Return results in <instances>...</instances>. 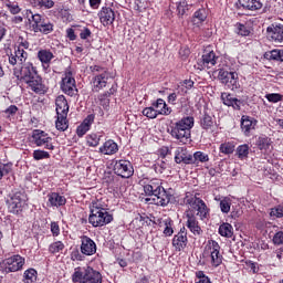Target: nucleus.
I'll return each mask as SVG.
<instances>
[{
	"label": "nucleus",
	"mask_w": 283,
	"mask_h": 283,
	"mask_svg": "<svg viewBox=\"0 0 283 283\" xmlns=\"http://www.w3.org/2000/svg\"><path fill=\"white\" fill-rule=\"evenodd\" d=\"M235 32L239 36H249V34H251V29L242 23H237Z\"/></svg>",
	"instance_id": "nucleus-43"
},
{
	"label": "nucleus",
	"mask_w": 283,
	"mask_h": 283,
	"mask_svg": "<svg viewBox=\"0 0 283 283\" xmlns=\"http://www.w3.org/2000/svg\"><path fill=\"white\" fill-rule=\"evenodd\" d=\"M101 138H103V135H98V134H91L88 136H86V140H87V145L90 147H98L99 143H101Z\"/></svg>",
	"instance_id": "nucleus-40"
},
{
	"label": "nucleus",
	"mask_w": 283,
	"mask_h": 283,
	"mask_svg": "<svg viewBox=\"0 0 283 283\" xmlns=\"http://www.w3.org/2000/svg\"><path fill=\"white\" fill-rule=\"evenodd\" d=\"M38 32H42V34H50L51 32H54V24L50 22H42L38 28Z\"/></svg>",
	"instance_id": "nucleus-44"
},
{
	"label": "nucleus",
	"mask_w": 283,
	"mask_h": 283,
	"mask_svg": "<svg viewBox=\"0 0 283 283\" xmlns=\"http://www.w3.org/2000/svg\"><path fill=\"white\" fill-rule=\"evenodd\" d=\"M222 213H229L231 211V199L223 198L219 203Z\"/></svg>",
	"instance_id": "nucleus-47"
},
{
	"label": "nucleus",
	"mask_w": 283,
	"mask_h": 283,
	"mask_svg": "<svg viewBox=\"0 0 283 283\" xmlns=\"http://www.w3.org/2000/svg\"><path fill=\"white\" fill-rule=\"evenodd\" d=\"M38 59L42 63V67H44V70H48V67H50L52 59H54V53H52L50 50H40L38 52Z\"/></svg>",
	"instance_id": "nucleus-30"
},
{
	"label": "nucleus",
	"mask_w": 283,
	"mask_h": 283,
	"mask_svg": "<svg viewBox=\"0 0 283 283\" xmlns=\"http://www.w3.org/2000/svg\"><path fill=\"white\" fill-rule=\"evenodd\" d=\"M221 101L223 105H227V107H233L234 109H240L242 105V101L233 97L230 93H221Z\"/></svg>",
	"instance_id": "nucleus-28"
},
{
	"label": "nucleus",
	"mask_w": 283,
	"mask_h": 283,
	"mask_svg": "<svg viewBox=\"0 0 283 283\" xmlns=\"http://www.w3.org/2000/svg\"><path fill=\"white\" fill-rule=\"evenodd\" d=\"M17 112H19V107H17V105H10V106L4 111V113H6L8 116H14V114H17Z\"/></svg>",
	"instance_id": "nucleus-64"
},
{
	"label": "nucleus",
	"mask_w": 283,
	"mask_h": 283,
	"mask_svg": "<svg viewBox=\"0 0 283 283\" xmlns=\"http://www.w3.org/2000/svg\"><path fill=\"white\" fill-rule=\"evenodd\" d=\"M142 114L143 116H146V118H150V119L158 118V113L153 105L144 108Z\"/></svg>",
	"instance_id": "nucleus-45"
},
{
	"label": "nucleus",
	"mask_w": 283,
	"mask_h": 283,
	"mask_svg": "<svg viewBox=\"0 0 283 283\" xmlns=\"http://www.w3.org/2000/svg\"><path fill=\"white\" fill-rule=\"evenodd\" d=\"M99 105L105 109L109 108V96L105 93H102L97 96Z\"/></svg>",
	"instance_id": "nucleus-53"
},
{
	"label": "nucleus",
	"mask_w": 283,
	"mask_h": 283,
	"mask_svg": "<svg viewBox=\"0 0 283 283\" xmlns=\"http://www.w3.org/2000/svg\"><path fill=\"white\" fill-rule=\"evenodd\" d=\"M240 8L243 10H250L251 12H255L258 10H262V1L260 0H238Z\"/></svg>",
	"instance_id": "nucleus-29"
},
{
	"label": "nucleus",
	"mask_w": 283,
	"mask_h": 283,
	"mask_svg": "<svg viewBox=\"0 0 283 283\" xmlns=\"http://www.w3.org/2000/svg\"><path fill=\"white\" fill-rule=\"evenodd\" d=\"M265 98L269 103H280V101H283V95L280 93H270L265 95Z\"/></svg>",
	"instance_id": "nucleus-54"
},
{
	"label": "nucleus",
	"mask_w": 283,
	"mask_h": 283,
	"mask_svg": "<svg viewBox=\"0 0 283 283\" xmlns=\"http://www.w3.org/2000/svg\"><path fill=\"white\" fill-rule=\"evenodd\" d=\"M207 21V9H199L193 13L191 23L195 28H200L201 23Z\"/></svg>",
	"instance_id": "nucleus-31"
},
{
	"label": "nucleus",
	"mask_w": 283,
	"mask_h": 283,
	"mask_svg": "<svg viewBox=\"0 0 283 283\" xmlns=\"http://www.w3.org/2000/svg\"><path fill=\"white\" fill-rule=\"evenodd\" d=\"M51 233L54 238L61 234V228L59 227V222L52 221L51 222Z\"/></svg>",
	"instance_id": "nucleus-62"
},
{
	"label": "nucleus",
	"mask_w": 283,
	"mask_h": 283,
	"mask_svg": "<svg viewBox=\"0 0 283 283\" xmlns=\"http://www.w3.org/2000/svg\"><path fill=\"white\" fill-rule=\"evenodd\" d=\"M36 275H38L36 270H34L32 268L28 269L23 273L22 282L23 283H34V282H36Z\"/></svg>",
	"instance_id": "nucleus-38"
},
{
	"label": "nucleus",
	"mask_w": 283,
	"mask_h": 283,
	"mask_svg": "<svg viewBox=\"0 0 283 283\" xmlns=\"http://www.w3.org/2000/svg\"><path fill=\"white\" fill-rule=\"evenodd\" d=\"M55 127L59 132H65L69 127L67 125V115H57V119L55 122Z\"/></svg>",
	"instance_id": "nucleus-39"
},
{
	"label": "nucleus",
	"mask_w": 283,
	"mask_h": 283,
	"mask_svg": "<svg viewBox=\"0 0 283 283\" xmlns=\"http://www.w3.org/2000/svg\"><path fill=\"white\" fill-rule=\"evenodd\" d=\"M113 220L114 216L109 214L105 208L101 207L98 202L93 203L88 217V222L92 227H105V224H109Z\"/></svg>",
	"instance_id": "nucleus-4"
},
{
	"label": "nucleus",
	"mask_w": 283,
	"mask_h": 283,
	"mask_svg": "<svg viewBox=\"0 0 283 283\" xmlns=\"http://www.w3.org/2000/svg\"><path fill=\"white\" fill-rule=\"evenodd\" d=\"M218 80L222 85L227 87V90H231V92L240 90V77L238 76V72L235 71H227L224 69H219Z\"/></svg>",
	"instance_id": "nucleus-6"
},
{
	"label": "nucleus",
	"mask_w": 283,
	"mask_h": 283,
	"mask_svg": "<svg viewBox=\"0 0 283 283\" xmlns=\"http://www.w3.org/2000/svg\"><path fill=\"white\" fill-rule=\"evenodd\" d=\"M195 119L192 116L184 117L176 122L168 133L179 145H187L191 140V129L193 128Z\"/></svg>",
	"instance_id": "nucleus-2"
},
{
	"label": "nucleus",
	"mask_w": 283,
	"mask_h": 283,
	"mask_svg": "<svg viewBox=\"0 0 283 283\" xmlns=\"http://www.w3.org/2000/svg\"><path fill=\"white\" fill-rule=\"evenodd\" d=\"M101 23L107 28V25H112L114 21H116V13L111 7H103L98 12Z\"/></svg>",
	"instance_id": "nucleus-16"
},
{
	"label": "nucleus",
	"mask_w": 283,
	"mask_h": 283,
	"mask_svg": "<svg viewBox=\"0 0 283 283\" xmlns=\"http://www.w3.org/2000/svg\"><path fill=\"white\" fill-rule=\"evenodd\" d=\"M187 10H189V3L187 2V0L179 1L177 4L178 14H180V17H184Z\"/></svg>",
	"instance_id": "nucleus-55"
},
{
	"label": "nucleus",
	"mask_w": 283,
	"mask_h": 283,
	"mask_svg": "<svg viewBox=\"0 0 283 283\" xmlns=\"http://www.w3.org/2000/svg\"><path fill=\"white\" fill-rule=\"evenodd\" d=\"M88 130H90L88 126H85L84 124L81 123V125H78L76 128V135L78 136V138H83Z\"/></svg>",
	"instance_id": "nucleus-60"
},
{
	"label": "nucleus",
	"mask_w": 283,
	"mask_h": 283,
	"mask_svg": "<svg viewBox=\"0 0 283 283\" xmlns=\"http://www.w3.org/2000/svg\"><path fill=\"white\" fill-rule=\"evenodd\" d=\"M61 90L67 96H74L76 92V80L72 76V70L67 67L62 78Z\"/></svg>",
	"instance_id": "nucleus-10"
},
{
	"label": "nucleus",
	"mask_w": 283,
	"mask_h": 283,
	"mask_svg": "<svg viewBox=\"0 0 283 283\" xmlns=\"http://www.w3.org/2000/svg\"><path fill=\"white\" fill-rule=\"evenodd\" d=\"M32 140L36 147H43L50 149L51 151L54 150V145H52V137L48 136V133L35 129L32 133Z\"/></svg>",
	"instance_id": "nucleus-11"
},
{
	"label": "nucleus",
	"mask_w": 283,
	"mask_h": 283,
	"mask_svg": "<svg viewBox=\"0 0 283 283\" xmlns=\"http://www.w3.org/2000/svg\"><path fill=\"white\" fill-rule=\"evenodd\" d=\"M160 229H164V235L171 238L174 235V220L171 218L158 219L155 221Z\"/></svg>",
	"instance_id": "nucleus-25"
},
{
	"label": "nucleus",
	"mask_w": 283,
	"mask_h": 283,
	"mask_svg": "<svg viewBox=\"0 0 283 283\" xmlns=\"http://www.w3.org/2000/svg\"><path fill=\"white\" fill-rule=\"evenodd\" d=\"M186 205H189L190 209L197 211V216H199L200 220H207V218H209V207L197 196H186Z\"/></svg>",
	"instance_id": "nucleus-8"
},
{
	"label": "nucleus",
	"mask_w": 283,
	"mask_h": 283,
	"mask_svg": "<svg viewBox=\"0 0 283 283\" xmlns=\"http://www.w3.org/2000/svg\"><path fill=\"white\" fill-rule=\"evenodd\" d=\"M107 81H109V72L95 75L92 81V91L98 93L101 90H104V87H107Z\"/></svg>",
	"instance_id": "nucleus-21"
},
{
	"label": "nucleus",
	"mask_w": 283,
	"mask_h": 283,
	"mask_svg": "<svg viewBox=\"0 0 283 283\" xmlns=\"http://www.w3.org/2000/svg\"><path fill=\"white\" fill-rule=\"evenodd\" d=\"M200 163L201 164L209 163V155L207 153L198 150L193 153L192 161L190 165H196V167H198Z\"/></svg>",
	"instance_id": "nucleus-34"
},
{
	"label": "nucleus",
	"mask_w": 283,
	"mask_h": 283,
	"mask_svg": "<svg viewBox=\"0 0 283 283\" xmlns=\"http://www.w3.org/2000/svg\"><path fill=\"white\" fill-rule=\"evenodd\" d=\"M55 112L57 116H67L70 112V105L67 104V99L65 98L64 95H59L55 99Z\"/></svg>",
	"instance_id": "nucleus-23"
},
{
	"label": "nucleus",
	"mask_w": 283,
	"mask_h": 283,
	"mask_svg": "<svg viewBox=\"0 0 283 283\" xmlns=\"http://www.w3.org/2000/svg\"><path fill=\"white\" fill-rule=\"evenodd\" d=\"M272 242L276 247L282 245L283 244V231L275 232V234L273 235Z\"/></svg>",
	"instance_id": "nucleus-59"
},
{
	"label": "nucleus",
	"mask_w": 283,
	"mask_h": 283,
	"mask_svg": "<svg viewBox=\"0 0 283 283\" xmlns=\"http://www.w3.org/2000/svg\"><path fill=\"white\" fill-rule=\"evenodd\" d=\"M189 240L187 239V229L181 228L180 231L172 238V247L176 251H182L187 248Z\"/></svg>",
	"instance_id": "nucleus-20"
},
{
	"label": "nucleus",
	"mask_w": 283,
	"mask_h": 283,
	"mask_svg": "<svg viewBox=\"0 0 283 283\" xmlns=\"http://www.w3.org/2000/svg\"><path fill=\"white\" fill-rule=\"evenodd\" d=\"M153 205L157 207H167L171 202V193L167 192L165 187H161L160 190L153 197Z\"/></svg>",
	"instance_id": "nucleus-18"
},
{
	"label": "nucleus",
	"mask_w": 283,
	"mask_h": 283,
	"mask_svg": "<svg viewBox=\"0 0 283 283\" xmlns=\"http://www.w3.org/2000/svg\"><path fill=\"white\" fill-rule=\"evenodd\" d=\"M199 124L201 129H205V132H209L210 129H213L217 125L216 116L205 109L203 114L200 116Z\"/></svg>",
	"instance_id": "nucleus-19"
},
{
	"label": "nucleus",
	"mask_w": 283,
	"mask_h": 283,
	"mask_svg": "<svg viewBox=\"0 0 283 283\" xmlns=\"http://www.w3.org/2000/svg\"><path fill=\"white\" fill-rule=\"evenodd\" d=\"M13 74L20 83H25L35 94H45L43 78L31 62L22 64L20 69H14Z\"/></svg>",
	"instance_id": "nucleus-1"
},
{
	"label": "nucleus",
	"mask_w": 283,
	"mask_h": 283,
	"mask_svg": "<svg viewBox=\"0 0 283 283\" xmlns=\"http://www.w3.org/2000/svg\"><path fill=\"white\" fill-rule=\"evenodd\" d=\"M24 264L25 258L14 254L0 262V271H2V273H17V271L23 269Z\"/></svg>",
	"instance_id": "nucleus-7"
},
{
	"label": "nucleus",
	"mask_w": 283,
	"mask_h": 283,
	"mask_svg": "<svg viewBox=\"0 0 283 283\" xmlns=\"http://www.w3.org/2000/svg\"><path fill=\"white\" fill-rule=\"evenodd\" d=\"M258 127V120L249 115H243L241 117V130L244 136H251V132H255Z\"/></svg>",
	"instance_id": "nucleus-17"
},
{
	"label": "nucleus",
	"mask_w": 283,
	"mask_h": 283,
	"mask_svg": "<svg viewBox=\"0 0 283 283\" xmlns=\"http://www.w3.org/2000/svg\"><path fill=\"white\" fill-rule=\"evenodd\" d=\"M6 6L11 14H19V12H21V7H19L17 2H9Z\"/></svg>",
	"instance_id": "nucleus-57"
},
{
	"label": "nucleus",
	"mask_w": 283,
	"mask_h": 283,
	"mask_svg": "<svg viewBox=\"0 0 283 283\" xmlns=\"http://www.w3.org/2000/svg\"><path fill=\"white\" fill-rule=\"evenodd\" d=\"M219 151L229 156V154H233V151H235V145H233V143H223L220 145Z\"/></svg>",
	"instance_id": "nucleus-41"
},
{
	"label": "nucleus",
	"mask_w": 283,
	"mask_h": 283,
	"mask_svg": "<svg viewBox=\"0 0 283 283\" xmlns=\"http://www.w3.org/2000/svg\"><path fill=\"white\" fill-rule=\"evenodd\" d=\"M266 32L270 41H273V43H283V24H271L268 27Z\"/></svg>",
	"instance_id": "nucleus-15"
},
{
	"label": "nucleus",
	"mask_w": 283,
	"mask_h": 283,
	"mask_svg": "<svg viewBox=\"0 0 283 283\" xmlns=\"http://www.w3.org/2000/svg\"><path fill=\"white\" fill-rule=\"evenodd\" d=\"M33 158L35 160H45V159L50 158V153H48L45 150L38 149V150L33 151Z\"/></svg>",
	"instance_id": "nucleus-51"
},
{
	"label": "nucleus",
	"mask_w": 283,
	"mask_h": 283,
	"mask_svg": "<svg viewBox=\"0 0 283 283\" xmlns=\"http://www.w3.org/2000/svg\"><path fill=\"white\" fill-rule=\"evenodd\" d=\"M96 118V115L90 114L86 116V118L82 122L84 126H86L88 129H92V125H94V120Z\"/></svg>",
	"instance_id": "nucleus-61"
},
{
	"label": "nucleus",
	"mask_w": 283,
	"mask_h": 283,
	"mask_svg": "<svg viewBox=\"0 0 283 283\" xmlns=\"http://www.w3.org/2000/svg\"><path fill=\"white\" fill-rule=\"evenodd\" d=\"M202 63L205 67H213V65L218 63V56L216 55V52L213 51L206 52L202 55Z\"/></svg>",
	"instance_id": "nucleus-33"
},
{
	"label": "nucleus",
	"mask_w": 283,
	"mask_h": 283,
	"mask_svg": "<svg viewBox=\"0 0 283 283\" xmlns=\"http://www.w3.org/2000/svg\"><path fill=\"white\" fill-rule=\"evenodd\" d=\"M281 50H272L270 52H265L264 59L268 61H280Z\"/></svg>",
	"instance_id": "nucleus-50"
},
{
	"label": "nucleus",
	"mask_w": 283,
	"mask_h": 283,
	"mask_svg": "<svg viewBox=\"0 0 283 283\" xmlns=\"http://www.w3.org/2000/svg\"><path fill=\"white\" fill-rule=\"evenodd\" d=\"M114 172L116 176H120V178H132L134 176V166H132V161L129 160H116L114 164Z\"/></svg>",
	"instance_id": "nucleus-9"
},
{
	"label": "nucleus",
	"mask_w": 283,
	"mask_h": 283,
	"mask_svg": "<svg viewBox=\"0 0 283 283\" xmlns=\"http://www.w3.org/2000/svg\"><path fill=\"white\" fill-rule=\"evenodd\" d=\"M151 106L157 112V116H169L172 112L171 107H169L167 102L163 98H158L156 102H153Z\"/></svg>",
	"instance_id": "nucleus-24"
},
{
	"label": "nucleus",
	"mask_w": 283,
	"mask_h": 283,
	"mask_svg": "<svg viewBox=\"0 0 283 283\" xmlns=\"http://www.w3.org/2000/svg\"><path fill=\"white\" fill-rule=\"evenodd\" d=\"M118 153V144L114 142V139L106 140L103 146L99 147V154H104V156H114V154Z\"/></svg>",
	"instance_id": "nucleus-26"
},
{
	"label": "nucleus",
	"mask_w": 283,
	"mask_h": 283,
	"mask_svg": "<svg viewBox=\"0 0 283 283\" xmlns=\"http://www.w3.org/2000/svg\"><path fill=\"white\" fill-rule=\"evenodd\" d=\"M90 36H92V31L90 30V28H84L81 33H80V38L85 41L86 39H90Z\"/></svg>",
	"instance_id": "nucleus-63"
},
{
	"label": "nucleus",
	"mask_w": 283,
	"mask_h": 283,
	"mask_svg": "<svg viewBox=\"0 0 283 283\" xmlns=\"http://www.w3.org/2000/svg\"><path fill=\"white\" fill-rule=\"evenodd\" d=\"M13 56H15V59L18 60V63H20V65H23V63L25 64V61H28V52H25V50L21 49V46L14 48Z\"/></svg>",
	"instance_id": "nucleus-36"
},
{
	"label": "nucleus",
	"mask_w": 283,
	"mask_h": 283,
	"mask_svg": "<svg viewBox=\"0 0 283 283\" xmlns=\"http://www.w3.org/2000/svg\"><path fill=\"white\" fill-rule=\"evenodd\" d=\"M245 266L250 271V273H260V266H258L256 262L247 261Z\"/></svg>",
	"instance_id": "nucleus-58"
},
{
	"label": "nucleus",
	"mask_w": 283,
	"mask_h": 283,
	"mask_svg": "<svg viewBox=\"0 0 283 283\" xmlns=\"http://www.w3.org/2000/svg\"><path fill=\"white\" fill-rule=\"evenodd\" d=\"M12 172V163L0 164V180Z\"/></svg>",
	"instance_id": "nucleus-49"
},
{
	"label": "nucleus",
	"mask_w": 283,
	"mask_h": 283,
	"mask_svg": "<svg viewBox=\"0 0 283 283\" xmlns=\"http://www.w3.org/2000/svg\"><path fill=\"white\" fill-rule=\"evenodd\" d=\"M219 235L222 238H233V226L230 223H222L219 227Z\"/></svg>",
	"instance_id": "nucleus-35"
},
{
	"label": "nucleus",
	"mask_w": 283,
	"mask_h": 283,
	"mask_svg": "<svg viewBox=\"0 0 283 283\" xmlns=\"http://www.w3.org/2000/svg\"><path fill=\"white\" fill-rule=\"evenodd\" d=\"M50 207H63L67 200L65 197L59 195L57 192H52L48 196Z\"/></svg>",
	"instance_id": "nucleus-32"
},
{
	"label": "nucleus",
	"mask_w": 283,
	"mask_h": 283,
	"mask_svg": "<svg viewBox=\"0 0 283 283\" xmlns=\"http://www.w3.org/2000/svg\"><path fill=\"white\" fill-rule=\"evenodd\" d=\"M81 245L80 251L82 255H94L96 253V242L87 235L80 237Z\"/></svg>",
	"instance_id": "nucleus-14"
},
{
	"label": "nucleus",
	"mask_w": 283,
	"mask_h": 283,
	"mask_svg": "<svg viewBox=\"0 0 283 283\" xmlns=\"http://www.w3.org/2000/svg\"><path fill=\"white\" fill-rule=\"evenodd\" d=\"M63 249H65V244H63L61 241H55L50 244L49 252L53 253V254L61 253V251H63Z\"/></svg>",
	"instance_id": "nucleus-46"
},
{
	"label": "nucleus",
	"mask_w": 283,
	"mask_h": 283,
	"mask_svg": "<svg viewBox=\"0 0 283 283\" xmlns=\"http://www.w3.org/2000/svg\"><path fill=\"white\" fill-rule=\"evenodd\" d=\"M250 149L248 144L240 145L237 147L235 156H238L239 160H247Z\"/></svg>",
	"instance_id": "nucleus-37"
},
{
	"label": "nucleus",
	"mask_w": 283,
	"mask_h": 283,
	"mask_svg": "<svg viewBox=\"0 0 283 283\" xmlns=\"http://www.w3.org/2000/svg\"><path fill=\"white\" fill-rule=\"evenodd\" d=\"M271 218H283V206L279 205L270 211Z\"/></svg>",
	"instance_id": "nucleus-56"
},
{
	"label": "nucleus",
	"mask_w": 283,
	"mask_h": 283,
	"mask_svg": "<svg viewBox=\"0 0 283 283\" xmlns=\"http://www.w3.org/2000/svg\"><path fill=\"white\" fill-rule=\"evenodd\" d=\"M187 223L186 227L193 233L195 235H202V228H200V224L198 223V219H196V216L191 212H188L186 214Z\"/></svg>",
	"instance_id": "nucleus-22"
},
{
	"label": "nucleus",
	"mask_w": 283,
	"mask_h": 283,
	"mask_svg": "<svg viewBox=\"0 0 283 283\" xmlns=\"http://www.w3.org/2000/svg\"><path fill=\"white\" fill-rule=\"evenodd\" d=\"M32 21H33V23H32L33 32H39V28L43 23V20L41 19V14H39V13L33 14Z\"/></svg>",
	"instance_id": "nucleus-52"
},
{
	"label": "nucleus",
	"mask_w": 283,
	"mask_h": 283,
	"mask_svg": "<svg viewBox=\"0 0 283 283\" xmlns=\"http://www.w3.org/2000/svg\"><path fill=\"white\" fill-rule=\"evenodd\" d=\"M256 146L262 151L264 149H269L271 147V138L269 137H259L256 140Z\"/></svg>",
	"instance_id": "nucleus-42"
},
{
	"label": "nucleus",
	"mask_w": 283,
	"mask_h": 283,
	"mask_svg": "<svg viewBox=\"0 0 283 283\" xmlns=\"http://www.w3.org/2000/svg\"><path fill=\"white\" fill-rule=\"evenodd\" d=\"M176 165H191L193 160V154L189 151L187 146H179L175 150V158Z\"/></svg>",
	"instance_id": "nucleus-12"
},
{
	"label": "nucleus",
	"mask_w": 283,
	"mask_h": 283,
	"mask_svg": "<svg viewBox=\"0 0 283 283\" xmlns=\"http://www.w3.org/2000/svg\"><path fill=\"white\" fill-rule=\"evenodd\" d=\"M73 283H103V274L92 266H77L72 274Z\"/></svg>",
	"instance_id": "nucleus-3"
},
{
	"label": "nucleus",
	"mask_w": 283,
	"mask_h": 283,
	"mask_svg": "<svg viewBox=\"0 0 283 283\" xmlns=\"http://www.w3.org/2000/svg\"><path fill=\"white\" fill-rule=\"evenodd\" d=\"M34 3L38 6V8H44L45 10L54 8L53 0H34Z\"/></svg>",
	"instance_id": "nucleus-48"
},
{
	"label": "nucleus",
	"mask_w": 283,
	"mask_h": 283,
	"mask_svg": "<svg viewBox=\"0 0 283 283\" xmlns=\"http://www.w3.org/2000/svg\"><path fill=\"white\" fill-rule=\"evenodd\" d=\"M161 189H163V182H160V180L158 179H153L147 185L144 186V193L146 196L154 197Z\"/></svg>",
	"instance_id": "nucleus-27"
},
{
	"label": "nucleus",
	"mask_w": 283,
	"mask_h": 283,
	"mask_svg": "<svg viewBox=\"0 0 283 283\" xmlns=\"http://www.w3.org/2000/svg\"><path fill=\"white\" fill-rule=\"evenodd\" d=\"M9 213L13 216H19L23 212V209L28 206V195L24 191H17L11 195L6 200Z\"/></svg>",
	"instance_id": "nucleus-5"
},
{
	"label": "nucleus",
	"mask_w": 283,
	"mask_h": 283,
	"mask_svg": "<svg viewBox=\"0 0 283 283\" xmlns=\"http://www.w3.org/2000/svg\"><path fill=\"white\" fill-rule=\"evenodd\" d=\"M208 249L210 252L212 266H220L222 264V254H220V244L217 241H209Z\"/></svg>",
	"instance_id": "nucleus-13"
}]
</instances>
